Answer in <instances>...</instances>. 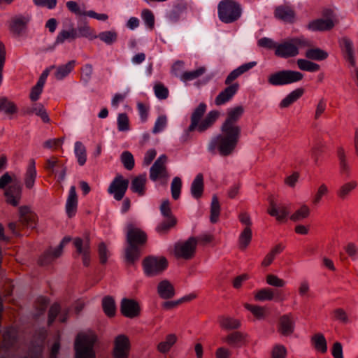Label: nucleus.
<instances>
[{"label":"nucleus","mask_w":358,"mask_h":358,"mask_svg":"<svg viewBox=\"0 0 358 358\" xmlns=\"http://www.w3.org/2000/svg\"><path fill=\"white\" fill-rule=\"evenodd\" d=\"M182 189V180L180 177H174L171 183V192L172 198L174 200H178L181 194Z\"/></svg>","instance_id":"nucleus-45"},{"label":"nucleus","mask_w":358,"mask_h":358,"mask_svg":"<svg viewBox=\"0 0 358 358\" xmlns=\"http://www.w3.org/2000/svg\"><path fill=\"white\" fill-rule=\"evenodd\" d=\"M93 73L92 66L90 64H86L82 67V74L80 81L84 86H87L92 78Z\"/></svg>","instance_id":"nucleus-54"},{"label":"nucleus","mask_w":358,"mask_h":358,"mask_svg":"<svg viewBox=\"0 0 358 358\" xmlns=\"http://www.w3.org/2000/svg\"><path fill=\"white\" fill-rule=\"evenodd\" d=\"M77 38H78V30L76 28L71 27V28L69 30L63 29L58 33L54 45H58L59 44H62L66 41L71 42L76 40Z\"/></svg>","instance_id":"nucleus-24"},{"label":"nucleus","mask_w":358,"mask_h":358,"mask_svg":"<svg viewBox=\"0 0 358 358\" xmlns=\"http://www.w3.org/2000/svg\"><path fill=\"white\" fill-rule=\"evenodd\" d=\"M244 306L248 310L250 311L257 320L265 319L266 316V308L249 303H245Z\"/></svg>","instance_id":"nucleus-42"},{"label":"nucleus","mask_w":358,"mask_h":358,"mask_svg":"<svg viewBox=\"0 0 358 358\" xmlns=\"http://www.w3.org/2000/svg\"><path fill=\"white\" fill-rule=\"evenodd\" d=\"M73 245L78 254L82 256L84 266H88L90 264V241L88 239L83 241L80 238H76L73 241Z\"/></svg>","instance_id":"nucleus-16"},{"label":"nucleus","mask_w":358,"mask_h":358,"mask_svg":"<svg viewBox=\"0 0 358 358\" xmlns=\"http://www.w3.org/2000/svg\"><path fill=\"white\" fill-rule=\"evenodd\" d=\"M121 312L127 317L133 318L139 314L138 304L132 299H123L121 302Z\"/></svg>","instance_id":"nucleus-20"},{"label":"nucleus","mask_w":358,"mask_h":358,"mask_svg":"<svg viewBox=\"0 0 358 358\" xmlns=\"http://www.w3.org/2000/svg\"><path fill=\"white\" fill-rule=\"evenodd\" d=\"M130 348L129 341L124 335H119L115 340L113 355L115 358H127Z\"/></svg>","instance_id":"nucleus-14"},{"label":"nucleus","mask_w":358,"mask_h":358,"mask_svg":"<svg viewBox=\"0 0 358 358\" xmlns=\"http://www.w3.org/2000/svg\"><path fill=\"white\" fill-rule=\"evenodd\" d=\"M120 160L127 170L131 171L134 169L135 161L133 155L129 151H124L121 154Z\"/></svg>","instance_id":"nucleus-49"},{"label":"nucleus","mask_w":358,"mask_h":358,"mask_svg":"<svg viewBox=\"0 0 358 358\" xmlns=\"http://www.w3.org/2000/svg\"><path fill=\"white\" fill-rule=\"evenodd\" d=\"M275 53L277 56L285 58L291 56V40L277 44Z\"/></svg>","instance_id":"nucleus-41"},{"label":"nucleus","mask_w":358,"mask_h":358,"mask_svg":"<svg viewBox=\"0 0 358 358\" xmlns=\"http://www.w3.org/2000/svg\"><path fill=\"white\" fill-rule=\"evenodd\" d=\"M282 249L283 248L281 245L279 244L276 245L269 253L266 255L262 261V265L265 267L269 266L273 262L275 255L282 251Z\"/></svg>","instance_id":"nucleus-55"},{"label":"nucleus","mask_w":358,"mask_h":358,"mask_svg":"<svg viewBox=\"0 0 358 358\" xmlns=\"http://www.w3.org/2000/svg\"><path fill=\"white\" fill-rule=\"evenodd\" d=\"M157 292L162 299H171L175 295L173 285L167 280L161 281L157 286Z\"/></svg>","instance_id":"nucleus-27"},{"label":"nucleus","mask_w":358,"mask_h":358,"mask_svg":"<svg viewBox=\"0 0 358 358\" xmlns=\"http://www.w3.org/2000/svg\"><path fill=\"white\" fill-rule=\"evenodd\" d=\"M266 282L271 286L277 287H282L285 285V282L283 280L278 278L273 274H268L266 276Z\"/></svg>","instance_id":"nucleus-64"},{"label":"nucleus","mask_w":358,"mask_h":358,"mask_svg":"<svg viewBox=\"0 0 358 358\" xmlns=\"http://www.w3.org/2000/svg\"><path fill=\"white\" fill-rule=\"evenodd\" d=\"M102 307L104 313L108 317H113L115 313V303L114 299L110 296H105L102 300Z\"/></svg>","instance_id":"nucleus-38"},{"label":"nucleus","mask_w":358,"mask_h":358,"mask_svg":"<svg viewBox=\"0 0 358 358\" xmlns=\"http://www.w3.org/2000/svg\"><path fill=\"white\" fill-rule=\"evenodd\" d=\"M239 89L238 83H232L219 93L216 96L215 102L217 106H221L229 101L236 94Z\"/></svg>","instance_id":"nucleus-19"},{"label":"nucleus","mask_w":358,"mask_h":358,"mask_svg":"<svg viewBox=\"0 0 358 358\" xmlns=\"http://www.w3.org/2000/svg\"><path fill=\"white\" fill-rule=\"evenodd\" d=\"M166 160L167 157L165 155H162L154 162L150 169V178L151 180L155 182L159 178L166 176V169L165 166Z\"/></svg>","instance_id":"nucleus-12"},{"label":"nucleus","mask_w":358,"mask_h":358,"mask_svg":"<svg viewBox=\"0 0 358 358\" xmlns=\"http://www.w3.org/2000/svg\"><path fill=\"white\" fill-rule=\"evenodd\" d=\"M220 325L225 329H238L240 326V323L238 320L229 317H222L220 320Z\"/></svg>","instance_id":"nucleus-59"},{"label":"nucleus","mask_w":358,"mask_h":358,"mask_svg":"<svg viewBox=\"0 0 358 358\" xmlns=\"http://www.w3.org/2000/svg\"><path fill=\"white\" fill-rule=\"evenodd\" d=\"M143 270L146 275L154 276L162 272L167 266L165 258L153 256L146 257L143 262Z\"/></svg>","instance_id":"nucleus-9"},{"label":"nucleus","mask_w":358,"mask_h":358,"mask_svg":"<svg viewBox=\"0 0 358 358\" xmlns=\"http://www.w3.org/2000/svg\"><path fill=\"white\" fill-rule=\"evenodd\" d=\"M357 187L355 181H350L341 185L337 190V195L341 199H345L348 195Z\"/></svg>","instance_id":"nucleus-46"},{"label":"nucleus","mask_w":358,"mask_h":358,"mask_svg":"<svg viewBox=\"0 0 358 358\" xmlns=\"http://www.w3.org/2000/svg\"><path fill=\"white\" fill-rule=\"evenodd\" d=\"M167 126V117L164 115H159L155 122L152 132L155 134L162 132Z\"/></svg>","instance_id":"nucleus-56"},{"label":"nucleus","mask_w":358,"mask_h":358,"mask_svg":"<svg viewBox=\"0 0 358 358\" xmlns=\"http://www.w3.org/2000/svg\"><path fill=\"white\" fill-rule=\"evenodd\" d=\"M74 152L78 164L80 166L84 165L86 162V149L81 142L76 141L75 143Z\"/></svg>","instance_id":"nucleus-39"},{"label":"nucleus","mask_w":358,"mask_h":358,"mask_svg":"<svg viewBox=\"0 0 358 358\" xmlns=\"http://www.w3.org/2000/svg\"><path fill=\"white\" fill-rule=\"evenodd\" d=\"M176 223L175 218L166 219L157 227V231L160 234L166 233Z\"/></svg>","instance_id":"nucleus-62"},{"label":"nucleus","mask_w":358,"mask_h":358,"mask_svg":"<svg viewBox=\"0 0 358 358\" xmlns=\"http://www.w3.org/2000/svg\"><path fill=\"white\" fill-rule=\"evenodd\" d=\"M252 239V231L250 227L244 229L239 236L240 247L242 250L246 248Z\"/></svg>","instance_id":"nucleus-53"},{"label":"nucleus","mask_w":358,"mask_h":358,"mask_svg":"<svg viewBox=\"0 0 358 358\" xmlns=\"http://www.w3.org/2000/svg\"><path fill=\"white\" fill-rule=\"evenodd\" d=\"M36 226V215L26 206L19 208L18 222H10L9 230L15 236H20L21 228L34 229Z\"/></svg>","instance_id":"nucleus-7"},{"label":"nucleus","mask_w":358,"mask_h":358,"mask_svg":"<svg viewBox=\"0 0 358 358\" xmlns=\"http://www.w3.org/2000/svg\"><path fill=\"white\" fill-rule=\"evenodd\" d=\"M310 343L315 350L321 353H326L327 351V342L322 333H316L310 338Z\"/></svg>","instance_id":"nucleus-28"},{"label":"nucleus","mask_w":358,"mask_h":358,"mask_svg":"<svg viewBox=\"0 0 358 358\" xmlns=\"http://www.w3.org/2000/svg\"><path fill=\"white\" fill-rule=\"evenodd\" d=\"M299 68L302 71L316 72L320 69V65L310 61L300 59L297 61Z\"/></svg>","instance_id":"nucleus-48"},{"label":"nucleus","mask_w":358,"mask_h":358,"mask_svg":"<svg viewBox=\"0 0 358 358\" xmlns=\"http://www.w3.org/2000/svg\"><path fill=\"white\" fill-rule=\"evenodd\" d=\"M335 26V22L330 20L318 18L312 20L308 24V29L313 31H323L331 29Z\"/></svg>","instance_id":"nucleus-21"},{"label":"nucleus","mask_w":358,"mask_h":358,"mask_svg":"<svg viewBox=\"0 0 358 358\" xmlns=\"http://www.w3.org/2000/svg\"><path fill=\"white\" fill-rule=\"evenodd\" d=\"M0 111H3L8 115H12L17 112V107L6 96H0Z\"/></svg>","instance_id":"nucleus-33"},{"label":"nucleus","mask_w":358,"mask_h":358,"mask_svg":"<svg viewBox=\"0 0 358 358\" xmlns=\"http://www.w3.org/2000/svg\"><path fill=\"white\" fill-rule=\"evenodd\" d=\"M154 91L159 99H166L169 96V90L162 83H157L154 86Z\"/></svg>","instance_id":"nucleus-63"},{"label":"nucleus","mask_w":358,"mask_h":358,"mask_svg":"<svg viewBox=\"0 0 358 358\" xmlns=\"http://www.w3.org/2000/svg\"><path fill=\"white\" fill-rule=\"evenodd\" d=\"M197 241L195 237H191L185 243L176 245V255L185 259H190L195 252Z\"/></svg>","instance_id":"nucleus-13"},{"label":"nucleus","mask_w":358,"mask_h":358,"mask_svg":"<svg viewBox=\"0 0 358 358\" xmlns=\"http://www.w3.org/2000/svg\"><path fill=\"white\" fill-rule=\"evenodd\" d=\"M71 241L69 236H65L59 245L55 248H50L47 251L44 256L40 259L41 265H46L51 263L55 259L59 257L63 251L64 247Z\"/></svg>","instance_id":"nucleus-15"},{"label":"nucleus","mask_w":358,"mask_h":358,"mask_svg":"<svg viewBox=\"0 0 358 358\" xmlns=\"http://www.w3.org/2000/svg\"><path fill=\"white\" fill-rule=\"evenodd\" d=\"M205 71L206 69L204 67H199V69L194 71H185L182 75H181L180 80L182 82L192 81L202 76Z\"/></svg>","instance_id":"nucleus-43"},{"label":"nucleus","mask_w":358,"mask_h":358,"mask_svg":"<svg viewBox=\"0 0 358 358\" xmlns=\"http://www.w3.org/2000/svg\"><path fill=\"white\" fill-rule=\"evenodd\" d=\"M96 38H99L107 45H112L117 41V34L116 31L112 30L104 31L96 35Z\"/></svg>","instance_id":"nucleus-40"},{"label":"nucleus","mask_w":358,"mask_h":358,"mask_svg":"<svg viewBox=\"0 0 358 358\" xmlns=\"http://www.w3.org/2000/svg\"><path fill=\"white\" fill-rule=\"evenodd\" d=\"M244 113V108L237 106L229 108L223 122L221 134L213 137L207 145V150L212 155L219 153L222 157L231 155L236 150L241 134L238 122Z\"/></svg>","instance_id":"nucleus-1"},{"label":"nucleus","mask_w":358,"mask_h":358,"mask_svg":"<svg viewBox=\"0 0 358 358\" xmlns=\"http://www.w3.org/2000/svg\"><path fill=\"white\" fill-rule=\"evenodd\" d=\"M224 341L234 347H240L243 345L245 341L244 335L238 331L229 334L224 338Z\"/></svg>","instance_id":"nucleus-35"},{"label":"nucleus","mask_w":358,"mask_h":358,"mask_svg":"<svg viewBox=\"0 0 358 358\" xmlns=\"http://www.w3.org/2000/svg\"><path fill=\"white\" fill-rule=\"evenodd\" d=\"M275 17L284 22H291V8L289 6L281 5L275 8Z\"/></svg>","instance_id":"nucleus-34"},{"label":"nucleus","mask_w":358,"mask_h":358,"mask_svg":"<svg viewBox=\"0 0 358 358\" xmlns=\"http://www.w3.org/2000/svg\"><path fill=\"white\" fill-rule=\"evenodd\" d=\"M187 9V3L183 0H178L166 10L165 17L170 23L174 24L179 21L181 15Z\"/></svg>","instance_id":"nucleus-11"},{"label":"nucleus","mask_w":358,"mask_h":358,"mask_svg":"<svg viewBox=\"0 0 358 358\" xmlns=\"http://www.w3.org/2000/svg\"><path fill=\"white\" fill-rule=\"evenodd\" d=\"M69 310L68 308L62 309L57 303L52 304L49 310L48 322L52 325L57 317L61 322H66L69 316Z\"/></svg>","instance_id":"nucleus-17"},{"label":"nucleus","mask_w":358,"mask_h":358,"mask_svg":"<svg viewBox=\"0 0 358 358\" xmlns=\"http://www.w3.org/2000/svg\"><path fill=\"white\" fill-rule=\"evenodd\" d=\"M190 192L194 199H199L203 192V176L202 173H198L192 182Z\"/></svg>","instance_id":"nucleus-29"},{"label":"nucleus","mask_w":358,"mask_h":358,"mask_svg":"<svg viewBox=\"0 0 358 358\" xmlns=\"http://www.w3.org/2000/svg\"><path fill=\"white\" fill-rule=\"evenodd\" d=\"M31 15L27 13L14 15L9 23V29L15 36H21L26 33Z\"/></svg>","instance_id":"nucleus-8"},{"label":"nucleus","mask_w":358,"mask_h":358,"mask_svg":"<svg viewBox=\"0 0 358 358\" xmlns=\"http://www.w3.org/2000/svg\"><path fill=\"white\" fill-rule=\"evenodd\" d=\"M306 57L310 59L322 61L328 57V53L320 48H308L306 52Z\"/></svg>","instance_id":"nucleus-37"},{"label":"nucleus","mask_w":358,"mask_h":358,"mask_svg":"<svg viewBox=\"0 0 358 358\" xmlns=\"http://www.w3.org/2000/svg\"><path fill=\"white\" fill-rule=\"evenodd\" d=\"M343 51L345 59L351 66H355L356 64L355 52L352 48V43L348 39H345L343 41Z\"/></svg>","instance_id":"nucleus-36"},{"label":"nucleus","mask_w":358,"mask_h":358,"mask_svg":"<svg viewBox=\"0 0 358 358\" xmlns=\"http://www.w3.org/2000/svg\"><path fill=\"white\" fill-rule=\"evenodd\" d=\"M29 113H35L36 115L39 116L44 122H49L50 121L47 112L43 105L41 103H35Z\"/></svg>","instance_id":"nucleus-50"},{"label":"nucleus","mask_w":358,"mask_h":358,"mask_svg":"<svg viewBox=\"0 0 358 358\" xmlns=\"http://www.w3.org/2000/svg\"><path fill=\"white\" fill-rule=\"evenodd\" d=\"M61 166H63L61 161L55 158L48 159L45 162V168L50 173L57 175L61 169Z\"/></svg>","instance_id":"nucleus-51"},{"label":"nucleus","mask_w":358,"mask_h":358,"mask_svg":"<svg viewBox=\"0 0 358 358\" xmlns=\"http://www.w3.org/2000/svg\"><path fill=\"white\" fill-rule=\"evenodd\" d=\"M255 299L257 301H271L273 299L276 300H281V296L280 294V292H273L271 289L269 288H264L259 289L255 295Z\"/></svg>","instance_id":"nucleus-30"},{"label":"nucleus","mask_w":358,"mask_h":358,"mask_svg":"<svg viewBox=\"0 0 358 358\" xmlns=\"http://www.w3.org/2000/svg\"><path fill=\"white\" fill-rule=\"evenodd\" d=\"M337 157L339 162V171L344 178H348L350 176V167L347 161L344 150L339 148L337 151Z\"/></svg>","instance_id":"nucleus-26"},{"label":"nucleus","mask_w":358,"mask_h":358,"mask_svg":"<svg viewBox=\"0 0 358 358\" xmlns=\"http://www.w3.org/2000/svg\"><path fill=\"white\" fill-rule=\"evenodd\" d=\"M96 340L95 335L79 334L75 341L76 358H96L94 347Z\"/></svg>","instance_id":"nucleus-4"},{"label":"nucleus","mask_w":358,"mask_h":358,"mask_svg":"<svg viewBox=\"0 0 358 358\" xmlns=\"http://www.w3.org/2000/svg\"><path fill=\"white\" fill-rule=\"evenodd\" d=\"M78 37H85L89 39H93L96 38V35L92 34V29L87 24H85L78 27Z\"/></svg>","instance_id":"nucleus-61"},{"label":"nucleus","mask_w":358,"mask_h":358,"mask_svg":"<svg viewBox=\"0 0 358 358\" xmlns=\"http://www.w3.org/2000/svg\"><path fill=\"white\" fill-rule=\"evenodd\" d=\"M78 206V197L75 186H71L66 203V212L69 217H73L76 212Z\"/></svg>","instance_id":"nucleus-22"},{"label":"nucleus","mask_w":358,"mask_h":358,"mask_svg":"<svg viewBox=\"0 0 358 358\" xmlns=\"http://www.w3.org/2000/svg\"><path fill=\"white\" fill-rule=\"evenodd\" d=\"M142 19L150 29H152L155 26V16L152 11L148 9H144L141 13Z\"/></svg>","instance_id":"nucleus-60"},{"label":"nucleus","mask_w":358,"mask_h":358,"mask_svg":"<svg viewBox=\"0 0 358 358\" xmlns=\"http://www.w3.org/2000/svg\"><path fill=\"white\" fill-rule=\"evenodd\" d=\"M310 45L308 40L303 37H292V57L299 54V49L309 47Z\"/></svg>","instance_id":"nucleus-44"},{"label":"nucleus","mask_w":358,"mask_h":358,"mask_svg":"<svg viewBox=\"0 0 358 358\" xmlns=\"http://www.w3.org/2000/svg\"><path fill=\"white\" fill-rule=\"evenodd\" d=\"M278 330L284 336L289 335L291 333V319L288 315H283L280 317Z\"/></svg>","instance_id":"nucleus-47"},{"label":"nucleus","mask_w":358,"mask_h":358,"mask_svg":"<svg viewBox=\"0 0 358 358\" xmlns=\"http://www.w3.org/2000/svg\"><path fill=\"white\" fill-rule=\"evenodd\" d=\"M310 213V208L306 205H302L299 209L292 213V222L302 220L306 218Z\"/></svg>","instance_id":"nucleus-57"},{"label":"nucleus","mask_w":358,"mask_h":358,"mask_svg":"<svg viewBox=\"0 0 358 358\" xmlns=\"http://www.w3.org/2000/svg\"><path fill=\"white\" fill-rule=\"evenodd\" d=\"M220 206L218 199L216 196L214 195L213 196L210 206V222L212 223L217 222L220 215Z\"/></svg>","instance_id":"nucleus-52"},{"label":"nucleus","mask_w":358,"mask_h":358,"mask_svg":"<svg viewBox=\"0 0 358 358\" xmlns=\"http://www.w3.org/2000/svg\"><path fill=\"white\" fill-rule=\"evenodd\" d=\"M269 84L273 86H282L291 83V70H284L270 75L268 78Z\"/></svg>","instance_id":"nucleus-18"},{"label":"nucleus","mask_w":358,"mask_h":358,"mask_svg":"<svg viewBox=\"0 0 358 358\" xmlns=\"http://www.w3.org/2000/svg\"><path fill=\"white\" fill-rule=\"evenodd\" d=\"M268 212L271 216L275 217L280 222H284L287 220L288 211L286 208L282 206H278L273 200L270 201Z\"/></svg>","instance_id":"nucleus-23"},{"label":"nucleus","mask_w":358,"mask_h":358,"mask_svg":"<svg viewBox=\"0 0 358 358\" xmlns=\"http://www.w3.org/2000/svg\"><path fill=\"white\" fill-rule=\"evenodd\" d=\"M146 175L141 174L136 176L131 181L130 189L134 193L143 196L145 192Z\"/></svg>","instance_id":"nucleus-25"},{"label":"nucleus","mask_w":358,"mask_h":358,"mask_svg":"<svg viewBox=\"0 0 358 358\" xmlns=\"http://www.w3.org/2000/svg\"><path fill=\"white\" fill-rule=\"evenodd\" d=\"M75 60H71L67 64L58 66L55 73L57 80H62L66 77L74 69Z\"/></svg>","instance_id":"nucleus-31"},{"label":"nucleus","mask_w":358,"mask_h":358,"mask_svg":"<svg viewBox=\"0 0 358 358\" xmlns=\"http://www.w3.org/2000/svg\"><path fill=\"white\" fill-rule=\"evenodd\" d=\"M117 129L119 131L129 130V120L126 113H120L117 119Z\"/></svg>","instance_id":"nucleus-58"},{"label":"nucleus","mask_w":358,"mask_h":358,"mask_svg":"<svg viewBox=\"0 0 358 358\" xmlns=\"http://www.w3.org/2000/svg\"><path fill=\"white\" fill-rule=\"evenodd\" d=\"M207 106L204 103H200L194 110L191 115V123L188 128L185 130L182 136L183 141L189 138L190 132L197 131L203 133L210 128L219 117L220 113L217 110L210 111L206 116L201 120L206 111Z\"/></svg>","instance_id":"nucleus-2"},{"label":"nucleus","mask_w":358,"mask_h":358,"mask_svg":"<svg viewBox=\"0 0 358 358\" xmlns=\"http://www.w3.org/2000/svg\"><path fill=\"white\" fill-rule=\"evenodd\" d=\"M129 180L124 178L122 175H117L111 182L108 192L113 195L116 201H121L128 189Z\"/></svg>","instance_id":"nucleus-10"},{"label":"nucleus","mask_w":358,"mask_h":358,"mask_svg":"<svg viewBox=\"0 0 358 358\" xmlns=\"http://www.w3.org/2000/svg\"><path fill=\"white\" fill-rule=\"evenodd\" d=\"M127 241L128 246L125 249V259L128 263L134 264L140 257L141 248L145 244L147 235L140 229L129 224L127 230Z\"/></svg>","instance_id":"nucleus-3"},{"label":"nucleus","mask_w":358,"mask_h":358,"mask_svg":"<svg viewBox=\"0 0 358 358\" xmlns=\"http://www.w3.org/2000/svg\"><path fill=\"white\" fill-rule=\"evenodd\" d=\"M10 183L11 185L6 189L4 194L9 203L17 206L21 196V182L18 180H13L9 173H6L0 178V189H5Z\"/></svg>","instance_id":"nucleus-5"},{"label":"nucleus","mask_w":358,"mask_h":358,"mask_svg":"<svg viewBox=\"0 0 358 358\" xmlns=\"http://www.w3.org/2000/svg\"><path fill=\"white\" fill-rule=\"evenodd\" d=\"M36 178V170L35 166V161L30 160L25 176V185L28 189L33 187Z\"/></svg>","instance_id":"nucleus-32"},{"label":"nucleus","mask_w":358,"mask_h":358,"mask_svg":"<svg viewBox=\"0 0 358 358\" xmlns=\"http://www.w3.org/2000/svg\"><path fill=\"white\" fill-rule=\"evenodd\" d=\"M219 19L224 23L230 24L236 21L241 15L239 3L231 0L221 1L217 6Z\"/></svg>","instance_id":"nucleus-6"}]
</instances>
